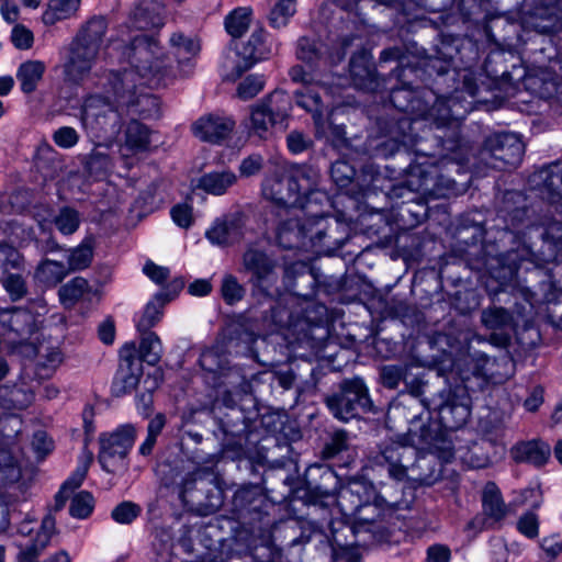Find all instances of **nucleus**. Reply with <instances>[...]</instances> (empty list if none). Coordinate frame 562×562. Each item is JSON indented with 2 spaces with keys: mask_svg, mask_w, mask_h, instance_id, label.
<instances>
[{
  "mask_svg": "<svg viewBox=\"0 0 562 562\" xmlns=\"http://www.w3.org/2000/svg\"><path fill=\"white\" fill-rule=\"evenodd\" d=\"M46 65L41 60H26L16 70V79L25 94L33 93L42 81Z\"/></svg>",
  "mask_w": 562,
  "mask_h": 562,
  "instance_id": "35",
  "label": "nucleus"
},
{
  "mask_svg": "<svg viewBox=\"0 0 562 562\" xmlns=\"http://www.w3.org/2000/svg\"><path fill=\"white\" fill-rule=\"evenodd\" d=\"M470 103H462L458 95L438 99L431 109L436 124L440 126L450 125L464 119L470 111Z\"/></svg>",
  "mask_w": 562,
  "mask_h": 562,
  "instance_id": "26",
  "label": "nucleus"
},
{
  "mask_svg": "<svg viewBox=\"0 0 562 562\" xmlns=\"http://www.w3.org/2000/svg\"><path fill=\"white\" fill-rule=\"evenodd\" d=\"M137 430L132 425H124L110 435L100 437L99 462L106 472H114L133 447Z\"/></svg>",
  "mask_w": 562,
  "mask_h": 562,
  "instance_id": "14",
  "label": "nucleus"
},
{
  "mask_svg": "<svg viewBox=\"0 0 562 562\" xmlns=\"http://www.w3.org/2000/svg\"><path fill=\"white\" fill-rule=\"evenodd\" d=\"M98 55L94 47H83L78 42H71L63 65L65 81L81 85L89 77Z\"/></svg>",
  "mask_w": 562,
  "mask_h": 562,
  "instance_id": "16",
  "label": "nucleus"
},
{
  "mask_svg": "<svg viewBox=\"0 0 562 562\" xmlns=\"http://www.w3.org/2000/svg\"><path fill=\"white\" fill-rule=\"evenodd\" d=\"M396 499H386L376 496L373 503H364L356 506L353 512L355 522L346 527L353 536L369 535L372 541L384 542L389 539L390 530L386 518L391 516Z\"/></svg>",
  "mask_w": 562,
  "mask_h": 562,
  "instance_id": "8",
  "label": "nucleus"
},
{
  "mask_svg": "<svg viewBox=\"0 0 562 562\" xmlns=\"http://www.w3.org/2000/svg\"><path fill=\"white\" fill-rule=\"evenodd\" d=\"M289 76L292 81L301 83L302 87L295 90V103L312 114L316 134L325 136L328 130L333 128L330 122L331 102L340 89L345 86V79L333 75H322L316 69H305L301 65L293 66ZM335 132L340 133V127L335 126Z\"/></svg>",
  "mask_w": 562,
  "mask_h": 562,
  "instance_id": "2",
  "label": "nucleus"
},
{
  "mask_svg": "<svg viewBox=\"0 0 562 562\" xmlns=\"http://www.w3.org/2000/svg\"><path fill=\"white\" fill-rule=\"evenodd\" d=\"M140 514V507L130 501H124L116 505L111 512V518L121 525H130Z\"/></svg>",
  "mask_w": 562,
  "mask_h": 562,
  "instance_id": "47",
  "label": "nucleus"
},
{
  "mask_svg": "<svg viewBox=\"0 0 562 562\" xmlns=\"http://www.w3.org/2000/svg\"><path fill=\"white\" fill-rule=\"evenodd\" d=\"M143 273L156 285L164 289L171 280L170 269L166 266L155 263L153 260L147 259L143 265Z\"/></svg>",
  "mask_w": 562,
  "mask_h": 562,
  "instance_id": "48",
  "label": "nucleus"
},
{
  "mask_svg": "<svg viewBox=\"0 0 562 562\" xmlns=\"http://www.w3.org/2000/svg\"><path fill=\"white\" fill-rule=\"evenodd\" d=\"M516 462H528L536 467L543 465L551 456V448L540 440L519 442L510 450Z\"/></svg>",
  "mask_w": 562,
  "mask_h": 562,
  "instance_id": "29",
  "label": "nucleus"
},
{
  "mask_svg": "<svg viewBox=\"0 0 562 562\" xmlns=\"http://www.w3.org/2000/svg\"><path fill=\"white\" fill-rule=\"evenodd\" d=\"M93 258V239L87 237L82 243L72 248L68 256V269L69 271L82 270L89 267Z\"/></svg>",
  "mask_w": 562,
  "mask_h": 562,
  "instance_id": "40",
  "label": "nucleus"
},
{
  "mask_svg": "<svg viewBox=\"0 0 562 562\" xmlns=\"http://www.w3.org/2000/svg\"><path fill=\"white\" fill-rule=\"evenodd\" d=\"M136 76L134 72H126L123 77V86L125 88L123 94L121 95L122 103L127 105V108L136 106L139 101V94L137 93V88L135 85L130 86L133 82V77Z\"/></svg>",
  "mask_w": 562,
  "mask_h": 562,
  "instance_id": "58",
  "label": "nucleus"
},
{
  "mask_svg": "<svg viewBox=\"0 0 562 562\" xmlns=\"http://www.w3.org/2000/svg\"><path fill=\"white\" fill-rule=\"evenodd\" d=\"M53 139L59 147L70 148L78 143L79 135L75 128L64 126L54 133Z\"/></svg>",
  "mask_w": 562,
  "mask_h": 562,
  "instance_id": "61",
  "label": "nucleus"
},
{
  "mask_svg": "<svg viewBox=\"0 0 562 562\" xmlns=\"http://www.w3.org/2000/svg\"><path fill=\"white\" fill-rule=\"evenodd\" d=\"M69 272L65 263L46 259L38 265L35 271V279L46 286H55L60 283Z\"/></svg>",
  "mask_w": 562,
  "mask_h": 562,
  "instance_id": "36",
  "label": "nucleus"
},
{
  "mask_svg": "<svg viewBox=\"0 0 562 562\" xmlns=\"http://www.w3.org/2000/svg\"><path fill=\"white\" fill-rule=\"evenodd\" d=\"M350 237V226L338 218L291 217L280 224L278 244L284 249H300L329 255Z\"/></svg>",
  "mask_w": 562,
  "mask_h": 562,
  "instance_id": "1",
  "label": "nucleus"
},
{
  "mask_svg": "<svg viewBox=\"0 0 562 562\" xmlns=\"http://www.w3.org/2000/svg\"><path fill=\"white\" fill-rule=\"evenodd\" d=\"M251 13V9L247 7H240L233 10L225 18V29L227 33L232 37H240L250 25Z\"/></svg>",
  "mask_w": 562,
  "mask_h": 562,
  "instance_id": "39",
  "label": "nucleus"
},
{
  "mask_svg": "<svg viewBox=\"0 0 562 562\" xmlns=\"http://www.w3.org/2000/svg\"><path fill=\"white\" fill-rule=\"evenodd\" d=\"M432 404L441 427L447 430L461 428L470 417L471 400L462 386L441 391Z\"/></svg>",
  "mask_w": 562,
  "mask_h": 562,
  "instance_id": "11",
  "label": "nucleus"
},
{
  "mask_svg": "<svg viewBox=\"0 0 562 562\" xmlns=\"http://www.w3.org/2000/svg\"><path fill=\"white\" fill-rule=\"evenodd\" d=\"M206 238L216 246H226L241 236L240 220L235 216L216 220L206 231Z\"/></svg>",
  "mask_w": 562,
  "mask_h": 562,
  "instance_id": "28",
  "label": "nucleus"
},
{
  "mask_svg": "<svg viewBox=\"0 0 562 562\" xmlns=\"http://www.w3.org/2000/svg\"><path fill=\"white\" fill-rule=\"evenodd\" d=\"M237 182L232 170H216L204 173L198 180V188L212 195H223Z\"/></svg>",
  "mask_w": 562,
  "mask_h": 562,
  "instance_id": "30",
  "label": "nucleus"
},
{
  "mask_svg": "<svg viewBox=\"0 0 562 562\" xmlns=\"http://www.w3.org/2000/svg\"><path fill=\"white\" fill-rule=\"evenodd\" d=\"M326 404L337 419L348 422L358 416L360 412H367L371 407V400L363 380L355 376L345 380L340 385V391L326 398Z\"/></svg>",
  "mask_w": 562,
  "mask_h": 562,
  "instance_id": "9",
  "label": "nucleus"
},
{
  "mask_svg": "<svg viewBox=\"0 0 562 562\" xmlns=\"http://www.w3.org/2000/svg\"><path fill=\"white\" fill-rule=\"evenodd\" d=\"M94 507V498L90 492L81 491L70 502L69 514L78 519L89 517Z\"/></svg>",
  "mask_w": 562,
  "mask_h": 562,
  "instance_id": "43",
  "label": "nucleus"
},
{
  "mask_svg": "<svg viewBox=\"0 0 562 562\" xmlns=\"http://www.w3.org/2000/svg\"><path fill=\"white\" fill-rule=\"evenodd\" d=\"M11 42L18 49H29L33 45L34 35L26 26L16 24L11 32Z\"/></svg>",
  "mask_w": 562,
  "mask_h": 562,
  "instance_id": "55",
  "label": "nucleus"
},
{
  "mask_svg": "<svg viewBox=\"0 0 562 562\" xmlns=\"http://www.w3.org/2000/svg\"><path fill=\"white\" fill-rule=\"evenodd\" d=\"M184 288V280L180 277L171 279V281L160 289L147 302L143 312V325L155 326L160 322L164 315V307L175 300Z\"/></svg>",
  "mask_w": 562,
  "mask_h": 562,
  "instance_id": "20",
  "label": "nucleus"
},
{
  "mask_svg": "<svg viewBox=\"0 0 562 562\" xmlns=\"http://www.w3.org/2000/svg\"><path fill=\"white\" fill-rule=\"evenodd\" d=\"M56 228L64 235H71L80 226V213L70 206H63L53 220Z\"/></svg>",
  "mask_w": 562,
  "mask_h": 562,
  "instance_id": "41",
  "label": "nucleus"
},
{
  "mask_svg": "<svg viewBox=\"0 0 562 562\" xmlns=\"http://www.w3.org/2000/svg\"><path fill=\"white\" fill-rule=\"evenodd\" d=\"M56 533V520L53 515L47 514L41 524L35 537L21 550L20 562H36L40 554L49 544L52 537Z\"/></svg>",
  "mask_w": 562,
  "mask_h": 562,
  "instance_id": "23",
  "label": "nucleus"
},
{
  "mask_svg": "<svg viewBox=\"0 0 562 562\" xmlns=\"http://www.w3.org/2000/svg\"><path fill=\"white\" fill-rule=\"evenodd\" d=\"M235 128V121L231 116L221 114H205L192 125V134L202 142L220 145L226 140Z\"/></svg>",
  "mask_w": 562,
  "mask_h": 562,
  "instance_id": "19",
  "label": "nucleus"
},
{
  "mask_svg": "<svg viewBox=\"0 0 562 562\" xmlns=\"http://www.w3.org/2000/svg\"><path fill=\"white\" fill-rule=\"evenodd\" d=\"M345 449H347V432L345 430H337L325 445L323 456L326 459H331Z\"/></svg>",
  "mask_w": 562,
  "mask_h": 562,
  "instance_id": "54",
  "label": "nucleus"
},
{
  "mask_svg": "<svg viewBox=\"0 0 562 562\" xmlns=\"http://www.w3.org/2000/svg\"><path fill=\"white\" fill-rule=\"evenodd\" d=\"M243 268L251 273L249 282L266 295L271 293L278 276L274 262L262 251L248 249L243 256Z\"/></svg>",
  "mask_w": 562,
  "mask_h": 562,
  "instance_id": "15",
  "label": "nucleus"
},
{
  "mask_svg": "<svg viewBox=\"0 0 562 562\" xmlns=\"http://www.w3.org/2000/svg\"><path fill=\"white\" fill-rule=\"evenodd\" d=\"M296 56L311 68L317 69L335 65L344 58V54L340 53L336 56L328 54L325 44L306 36L297 41Z\"/></svg>",
  "mask_w": 562,
  "mask_h": 562,
  "instance_id": "21",
  "label": "nucleus"
},
{
  "mask_svg": "<svg viewBox=\"0 0 562 562\" xmlns=\"http://www.w3.org/2000/svg\"><path fill=\"white\" fill-rule=\"evenodd\" d=\"M170 216L178 227L188 229L194 223L193 206L188 202L177 203L170 209Z\"/></svg>",
  "mask_w": 562,
  "mask_h": 562,
  "instance_id": "50",
  "label": "nucleus"
},
{
  "mask_svg": "<svg viewBox=\"0 0 562 562\" xmlns=\"http://www.w3.org/2000/svg\"><path fill=\"white\" fill-rule=\"evenodd\" d=\"M90 462H91V460L89 459V460L85 461L83 463H81L74 471V473L70 475V477H68L64 482V484L61 485V488H64V491H67L69 493H72L76 488H78L82 484V482L85 481V479L87 476Z\"/></svg>",
  "mask_w": 562,
  "mask_h": 562,
  "instance_id": "60",
  "label": "nucleus"
},
{
  "mask_svg": "<svg viewBox=\"0 0 562 562\" xmlns=\"http://www.w3.org/2000/svg\"><path fill=\"white\" fill-rule=\"evenodd\" d=\"M482 507L486 518L483 519L476 517L471 521V526L479 527L480 529L485 528L490 522H497L502 520L507 514V507L503 501L501 491L493 482H488L484 486L482 493Z\"/></svg>",
  "mask_w": 562,
  "mask_h": 562,
  "instance_id": "22",
  "label": "nucleus"
},
{
  "mask_svg": "<svg viewBox=\"0 0 562 562\" xmlns=\"http://www.w3.org/2000/svg\"><path fill=\"white\" fill-rule=\"evenodd\" d=\"M221 293L226 304L233 305L241 301L246 290L233 274H225L222 279Z\"/></svg>",
  "mask_w": 562,
  "mask_h": 562,
  "instance_id": "44",
  "label": "nucleus"
},
{
  "mask_svg": "<svg viewBox=\"0 0 562 562\" xmlns=\"http://www.w3.org/2000/svg\"><path fill=\"white\" fill-rule=\"evenodd\" d=\"M265 87L262 76L250 75L246 77L237 88V95L243 100H248L256 97Z\"/></svg>",
  "mask_w": 562,
  "mask_h": 562,
  "instance_id": "52",
  "label": "nucleus"
},
{
  "mask_svg": "<svg viewBox=\"0 0 562 562\" xmlns=\"http://www.w3.org/2000/svg\"><path fill=\"white\" fill-rule=\"evenodd\" d=\"M517 529L527 538H536L539 533V519L533 513L522 515L517 521Z\"/></svg>",
  "mask_w": 562,
  "mask_h": 562,
  "instance_id": "56",
  "label": "nucleus"
},
{
  "mask_svg": "<svg viewBox=\"0 0 562 562\" xmlns=\"http://www.w3.org/2000/svg\"><path fill=\"white\" fill-rule=\"evenodd\" d=\"M278 45L268 41L267 34L259 29L251 33L249 40L235 53L238 60H226L224 66L229 69L226 78L235 80L257 61L268 59L277 52Z\"/></svg>",
  "mask_w": 562,
  "mask_h": 562,
  "instance_id": "12",
  "label": "nucleus"
},
{
  "mask_svg": "<svg viewBox=\"0 0 562 562\" xmlns=\"http://www.w3.org/2000/svg\"><path fill=\"white\" fill-rule=\"evenodd\" d=\"M89 291L88 281L85 278L76 277L60 286L58 295L64 306L72 307Z\"/></svg>",
  "mask_w": 562,
  "mask_h": 562,
  "instance_id": "38",
  "label": "nucleus"
},
{
  "mask_svg": "<svg viewBox=\"0 0 562 562\" xmlns=\"http://www.w3.org/2000/svg\"><path fill=\"white\" fill-rule=\"evenodd\" d=\"M161 101L156 94H143V119L156 120L161 116Z\"/></svg>",
  "mask_w": 562,
  "mask_h": 562,
  "instance_id": "57",
  "label": "nucleus"
},
{
  "mask_svg": "<svg viewBox=\"0 0 562 562\" xmlns=\"http://www.w3.org/2000/svg\"><path fill=\"white\" fill-rule=\"evenodd\" d=\"M162 355V345L159 337L154 331L143 333V363L146 362L147 370L143 366L144 389L147 392H154L160 385L164 379V372L159 366Z\"/></svg>",
  "mask_w": 562,
  "mask_h": 562,
  "instance_id": "18",
  "label": "nucleus"
},
{
  "mask_svg": "<svg viewBox=\"0 0 562 562\" xmlns=\"http://www.w3.org/2000/svg\"><path fill=\"white\" fill-rule=\"evenodd\" d=\"M164 425L165 418L162 415H157L149 422L147 427L148 435L145 442H143V454H146L151 450L156 442V437L160 434Z\"/></svg>",
  "mask_w": 562,
  "mask_h": 562,
  "instance_id": "59",
  "label": "nucleus"
},
{
  "mask_svg": "<svg viewBox=\"0 0 562 562\" xmlns=\"http://www.w3.org/2000/svg\"><path fill=\"white\" fill-rule=\"evenodd\" d=\"M411 146V140L406 139V135H403L401 140L396 138H389L375 146V156L389 158L401 150V148H407Z\"/></svg>",
  "mask_w": 562,
  "mask_h": 562,
  "instance_id": "53",
  "label": "nucleus"
},
{
  "mask_svg": "<svg viewBox=\"0 0 562 562\" xmlns=\"http://www.w3.org/2000/svg\"><path fill=\"white\" fill-rule=\"evenodd\" d=\"M169 43L178 58V65L183 76H190L194 69L193 58L200 52V43L192 36H186L182 33L171 35Z\"/></svg>",
  "mask_w": 562,
  "mask_h": 562,
  "instance_id": "24",
  "label": "nucleus"
},
{
  "mask_svg": "<svg viewBox=\"0 0 562 562\" xmlns=\"http://www.w3.org/2000/svg\"><path fill=\"white\" fill-rule=\"evenodd\" d=\"M120 151L124 166L127 169L138 162V154L140 153V122L137 119H132L128 122Z\"/></svg>",
  "mask_w": 562,
  "mask_h": 562,
  "instance_id": "33",
  "label": "nucleus"
},
{
  "mask_svg": "<svg viewBox=\"0 0 562 562\" xmlns=\"http://www.w3.org/2000/svg\"><path fill=\"white\" fill-rule=\"evenodd\" d=\"M504 454V446L483 439L469 449L464 459L471 468L483 469L503 459Z\"/></svg>",
  "mask_w": 562,
  "mask_h": 562,
  "instance_id": "27",
  "label": "nucleus"
},
{
  "mask_svg": "<svg viewBox=\"0 0 562 562\" xmlns=\"http://www.w3.org/2000/svg\"><path fill=\"white\" fill-rule=\"evenodd\" d=\"M2 284L12 301H19L27 294L26 281L19 273H9Z\"/></svg>",
  "mask_w": 562,
  "mask_h": 562,
  "instance_id": "51",
  "label": "nucleus"
},
{
  "mask_svg": "<svg viewBox=\"0 0 562 562\" xmlns=\"http://www.w3.org/2000/svg\"><path fill=\"white\" fill-rule=\"evenodd\" d=\"M35 316L27 310L0 311V337L11 345L21 344L35 331Z\"/></svg>",
  "mask_w": 562,
  "mask_h": 562,
  "instance_id": "17",
  "label": "nucleus"
},
{
  "mask_svg": "<svg viewBox=\"0 0 562 562\" xmlns=\"http://www.w3.org/2000/svg\"><path fill=\"white\" fill-rule=\"evenodd\" d=\"M458 160L457 155L445 157L439 161L420 155L407 169L405 187L412 192H420L428 196H447L453 190L456 181L442 171H450L453 167L459 171Z\"/></svg>",
  "mask_w": 562,
  "mask_h": 562,
  "instance_id": "6",
  "label": "nucleus"
},
{
  "mask_svg": "<svg viewBox=\"0 0 562 562\" xmlns=\"http://www.w3.org/2000/svg\"><path fill=\"white\" fill-rule=\"evenodd\" d=\"M560 15L544 8H535L526 24L539 33H551L558 29Z\"/></svg>",
  "mask_w": 562,
  "mask_h": 562,
  "instance_id": "37",
  "label": "nucleus"
},
{
  "mask_svg": "<svg viewBox=\"0 0 562 562\" xmlns=\"http://www.w3.org/2000/svg\"><path fill=\"white\" fill-rule=\"evenodd\" d=\"M263 166V158L260 155H250L244 158L239 165L241 177H251L257 175Z\"/></svg>",
  "mask_w": 562,
  "mask_h": 562,
  "instance_id": "62",
  "label": "nucleus"
},
{
  "mask_svg": "<svg viewBox=\"0 0 562 562\" xmlns=\"http://www.w3.org/2000/svg\"><path fill=\"white\" fill-rule=\"evenodd\" d=\"M119 368L111 393L121 397L136 390L140 379V346L134 341L124 344L119 351Z\"/></svg>",
  "mask_w": 562,
  "mask_h": 562,
  "instance_id": "13",
  "label": "nucleus"
},
{
  "mask_svg": "<svg viewBox=\"0 0 562 562\" xmlns=\"http://www.w3.org/2000/svg\"><path fill=\"white\" fill-rule=\"evenodd\" d=\"M482 323L490 329H499L512 321L510 314L503 307H490L482 312Z\"/></svg>",
  "mask_w": 562,
  "mask_h": 562,
  "instance_id": "46",
  "label": "nucleus"
},
{
  "mask_svg": "<svg viewBox=\"0 0 562 562\" xmlns=\"http://www.w3.org/2000/svg\"><path fill=\"white\" fill-rule=\"evenodd\" d=\"M355 168L345 160H337L331 165L330 176L339 188H347L355 178Z\"/></svg>",
  "mask_w": 562,
  "mask_h": 562,
  "instance_id": "49",
  "label": "nucleus"
},
{
  "mask_svg": "<svg viewBox=\"0 0 562 562\" xmlns=\"http://www.w3.org/2000/svg\"><path fill=\"white\" fill-rule=\"evenodd\" d=\"M162 0L143 1V86L150 89L166 87L171 80V64L159 40L166 23Z\"/></svg>",
  "mask_w": 562,
  "mask_h": 562,
  "instance_id": "4",
  "label": "nucleus"
},
{
  "mask_svg": "<svg viewBox=\"0 0 562 562\" xmlns=\"http://www.w3.org/2000/svg\"><path fill=\"white\" fill-rule=\"evenodd\" d=\"M108 30V23L102 16H93L86 22L71 42H78L83 47H94L99 54L103 37Z\"/></svg>",
  "mask_w": 562,
  "mask_h": 562,
  "instance_id": "31",
  "label": "nucleus"
},
{
  "mask_svg": "<svg viewBox=\"0 0 562 562\" xmlns=\"http://www.w3.org/2000/svg\"><path fill=\"white\" fill-rule=\"evenodd\" d=\"M374 463L397 482L411 486L431 485L441 475V464L432 453H419L413 446L397 441L385 443L374 456Z\"/></svg>",
  "mask_w": 562,
  "mask_h": 562,
  "instance_id": "3",
  "label": "nucleus"
},
{
  "mask_svg": "<svg viewBox=\"0 0 562 562\" xmlns=\"http://www.w3.org/2000/svg\"><path fill=\"white\" fill-rule=\"evenodd\" d=\"M318 181L316 169L306 165L293 166L267 177L262 182V195L278 205L306 209L326 199L325 192L318 189Z\"/></svg>",
  "mask_w": 562,
  "mask_h": 562,
  "instance_id": "5",
  "label": "nucleus"
},
{
  "mask_svg": "<svg viewBox=\"0 0 562 562\" xmlns=\"http://www.w3.org/2000/svg\"><path fill=\"white\" fill-rule=\"evenodd\" d=\"M81 4V0H48L42 21L45 25H55L58 22L74 18Z\"/></svg>",
  "mask_w": 562,
  "mask_h": 562,
  "instance_id": "34",
  "label": "nucleus"
},
{
  "mask_svg": "<svg viewBox=\"0 0 562 562\" xmlns=\"http://www.w3.org/2000/svg\"><path fill=\"white\" fill-rule=\"evenodd\" d=\"M296 11V0H279L270 12L269 20L273 27L286 25Z\"/></svg>",
  "mask_w": 562,
  "mask_h": 562,
  "instance_id": "45",
  "label": "nucleus"
},
{
  "mask_svg": "<svg viewBox=\"0 0 562 562\" xmlns=\"http://www.w3.org/2000/svg\"><path fill=\"white\" fill-rule=\"evenodd\" d=\"M0 397L7 403L8 407L24 409L33 401V394L18 386L0 387Z\"/></svg>",
  "mask_w": 562,
  "mask_h": 562,
  "instance_id": "42",
  "label": "nucleus"
},
{
  "mask_svg": "<svg viewBox=\"0 0 562 562\" xmlns=\"http://www.w3.org/2000/svg\"><path fill=\"white\" fill-rule=\"evenodd\" d=\"M524 155V144L514 133L490 135L481 151V159L491 168L503 170L516 168Z\"/></svg>",
  "mask_w": 562,
  "mask_h": 562,
  "instance_id": "10",
  "label": "nucleus"
},
{
  "mask_svg": "<svg viewBox=\"0 0 562 562\" xmlns=\"http://www.w3.org/2000/svg\"><path fill=\"white\" fill-rule=\"evenodd\" d=\"M169 183L164 177H155L143 192V216L164 206L168 199Z\"/></svg>",
  "mask_w": 562,
  "mask_h": 562,
  "instance_id": "32",
  "label": "nucleus"
},
{
  "mask_svg": "<svg viewBox=\"0 0 562 562\" xmlns=\"http://www.w3.org/2000/svg\"><path fill=\"white\" fill-rule=\"evenodd\" d=\"M402 378L403 369L397 366H385L381 370L383 385L389 389L397 387Z\"/></svg>",
  "mask_w": 562,
  "mask_h": 562,
  "instance_id": "63",
  "label": "nucleus"
},
{
  "mask_svg": "<svg viewBox=\"0 0 562 562\" xmlns=\"http://www.w3.org/2000/svg\"><path fill=\"white\" fill-rule=\"evenodd\" d=\"M288 148L293 154H300L306 150L311 145V139L301 132L293 131L286 137Z\"/></svg>",
  "mask_w": 562,
  "mask_h": 562,
  "instance_id": "64",
  "label": "nucleus"
},
{
  "mask_svg": "<svg viewBox=\"0 0 562 562\" xmlns=\"http://www.w3.org/2000/svg\"><path fill=\"white\" fill-rule=\"evenodd\" d=\"M349 70L352 83L357 89L375 91L380 87L378 76L364 53L352 56Z\"/></svg>",
  "mask_w": 562,
  "mask_h": 562,
  "instance_id": "25",
  "label": "nucleus"
},
{
  "mask_svg": "<svg viewBox=\"0 0 562 562\" xmlns=\"http://www.w3.org/2000/svg\"><path fill=\"white\" fill-rule=\"evenodd\" d=\"M291 110V98L283 91H273L251 108L247 124L249 134L261 139L269 138L277 126H285Z\"/></svg>",
  "mask_w": 562,
  "mask_h": 562,
  "instance_id": "7",
  "label": "nucleus"
}]
</instances>
